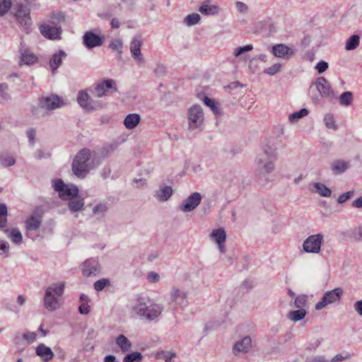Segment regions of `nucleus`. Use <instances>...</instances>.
Masks as SVG:
<instances>
[{
	"label": "nucleus",
	"mask_w": 362,
	"mask_h": 362,
	"mask_svg": "<svg viewBox=\"0 0 362 362\" xmlns=\"http://www.w3.org/2000/svg\"><path fill=\"white\" fill-rule=\"evenodd\" d=\"M7 207L5 204H0V228H4L7 223Z\"/></svg>",
	"instance_id": "obj_46"
},
{
	"label": "nucleus",
	"mask_w": 362,
	"mask_h": 362,
	"mask_svg": "<svg viewBox=\"0 0 362 362\" xmlns=\"http://www.w3.org/2000/svg\"><path fill=\"white\" fill-rule=\"evenodd\" d=\"M11 0H0V16H4L11 7Z\"/></svg>",
	"instance_id": "obj_52"
},
{
	"label": "nucleus",
	"mask_w": 362,
	"mask_h": 362,
	"mask_svg": "<svg viewBox=\"0 0 362 362\" xmlns=\"http://www.w3.org/2000/svg\"><path fill=\"white\" fill-rule=\"evenodd\" d=\"M351 167L349 161L343 159L334 160L330 163V170L333 175H338L345 173Z\"/></svg>",
	"instance_id": "obj_22"
},
{
	"label": "nucleus",
	"mask_w": 362,
	"mask_h": 362,
	"mask_svg": "<svg viewBox=\"0 0 362 362\" xmlns=\"http://www.w3.org/2000/svg\"><path fill=\"white\" fill-rule=\"evenodd\" d=\"M115 344L124 354L128 353L132 350V344L124 334H119L115 338Z\"/></svg>",
	"instance_id": "obj_28"
},
{
	"label": "nucleus",
	"mask_w": 362,
	"mask_h": 362,
	"mask_svg": "<svg viewBox=\"0 0 362 362\" xmlns=\"http://www.w3.org/2000/svg\"><path fill=\"white\" fill-rule=\"evenodd\" d=\"M199 11L204 15H216L219 13L220 8L216 5L209 6L202 4L200 6Z\"/></svg>",
	"instance_id": "obj_35"
},
{
	"label": "nucleus",
	"mask_w": 362,
	"mask_h": 362,
	"mask_svg": "<svg viewBox=\"0 0 362 362\" xmlns=\"http://www.w3.org/2000/svg\"><path fill=\"white\" fill-rule=\"evenodd\" d=\"M354 190L346 192L342 194H341L337 199L339 204H343L346 202L348 199H350L351 196L354 194Z\"/></svg>",
	"instance_id": "obj_58"
},
{
	"label": "nucleus",
	"mask_w": 362,
	"mask_h": 362,
	"mask_svg": "<svg viewBox=\"0 0 362 362\" xmlns=\"http://www.w3.org/2000/svg\"><path fill=\"white\" fill-rule=\"evenodd\" d=\"M204 103L206 106H208L211 108L212 112L216 115L220 116L222 115L223 112H222L221 108L220 107V106L216 104V103L214 100H212L208 97H204Z\"/></svg>",
	"instance_id": "obj_39"
},
{
	"label": "nucleus",
	"mask_w": 362,
	"mask_h": 362,
	"mask_svg": "<svg viewBox=\"0 0 362 362\" xmlns=\"http://www.w3.org/2000/svg\"><path fill=\"white\" fill-rule=\"evenodd\" d=\"M66 54L63 50H59L54 53L49 59V67L52 74H55L57 69L61 66L62 60L65 59Z\"/></svg>",
	"instance_id": "obj_25"
},
{
	"label": "nucleus",
	"mask_w": 362,
	"mask_h": 362,
	"mask_svg": "<svg viewBox=\"0 0 362 362\" xmlns=\"http://www.w3.org/2000/svg\"><path fill=\"white\" fill-rule=\"evenodd\" d=\"M252 348V339L246 336L234 344L232 352L236 356H243L249 353Z\"/></svg>",
	"instance_id": "obj_14"
},
{
	"label": "nucleus",
	"mask_w": 362,
	"mask_h": 362,
	"mask_svg": "<svg viewBox=\"0 0 362 362\" xmlns=\"http://www.w3.org/2000/svg\"><path fill=\"white\" fill-rule=\"evenodd\" d=\"M83 42L88 49L101 46L103 39L91 31L86 32L83 37Z\"/></svg>",
	"instance_id": "obj_20"
},
{
	"label": "nucleus",
	"mask_w": 362,
	"mask_h": 362,
	"mask_svg": "<svg viewBox=\"0 0 362 362\" xmlns=\"http://www.w3.org/2000/svg\"><path fill=\"white\" fill-rule=\"evenodd\" d=\"M144 356L139 351L132 352L127 354L123 358L122 362H141Z\"/></svg>",
	"instance_id": "obj_41"
},
{
	"label": "nucleus",
	"mask_w": 362,
	"mask_h": 362,
	"mask_svg": "<svg viewBox=\"0 0 362 362\" xmlns=\"http://www.w3.org/2000/svg\"><path fill=\"white\" fill-rule=\"evenodd\" d=\"M78 311L81 315H87L90 313V306L88 303H81L78 308Z\"/></svg>",
	"instance_id": "obj_62"
},
{
	"label": "nucleus",
	"mask_w": 362,
	"mask_h": 362,
	"mask_svg": "<svg viewBox=\"0 0 362 362\" xmlns=\"http://www.w3.org/2000/svg\"><path fill=\"white\" fill-rule=\"evenodd\" d=\"M360 43V36L358 35H353L350 36L346 42L345 49L347 51L356 49Z\"/></svg>",
	"instance_id": "obj_33"
},
{
	"label": "nucleus",
	"mask_w": 362,
	"mask_h": 362,
	"mask_svg": "<svg viewBox=\"0 0 362 362\" xmlns=\"http://www.w3.org/2000/svg\"><path fill=\"white\" fill-rule=\"evenodd\" d=\"M187 293L177 287H173L170 291L169 304H175L185 308L187 304Z\"/></svg>",
	"instance_id": "obj_13"
},
{
	"label": "nucleus",
	"mask_w": 362,
	"mask_h": 362,
	"mask_svg": "<svg viewBox=\"0 0 362 362\" xmlns=\"http://www.w3.org/2000/svg\"><path fill=\"white\" fill-rule=\"evenodd\" d=\"M200 19H201V17H200L199 14H198L197 13H193L192 14L187 15L185 18L184 23L187 26H192V25L197 24L199 23V21H200Z\"/></svg>",
	"instance_id": "obj_44"
},
{
	"label": "nucleus",
	"mask_w": 362,
	"mask_h": 362,
	"mask_svg": "<svg viewBox=\"0 0 362 362\" xmlns=\"http://www.w3.org/2000/svg\"><path fill=\"white\" fill-rule=\"evenodd\" d=\"M308 114V110L305 108L301 109L298 112L291 114L288 117V119L291 123L297 122L300 118L306 116Z\"/></svg>",
	"instance_id": "obj_43"
},
{
	"label": "nucleus",
	"mask_w": 362,
	"mask_h": 362,
	"mask_svg": "<svg viewBox=\"0 0 362 362\" xmlns=\"http://www.w3.org/2000/svg\"><path fill=\"white\" fill-rule=\"evenodd\" d=\"M323 238L322 234L310 235L303 242L304 251L309 253H318L320 251Z\"/></svg>",
	"instance_id": "obj_11"
},
{
	"label": "nucleus",
	"mask_w": 362,
	"mask_h": 362,
	"mask_svg": "<svg viewBox=\"0 0 362 362\" xmlns=\"http://www.w3.org/2000/svg\"><path fill=\"white\" fill-rule=\"evenodd\" d=\"M11 100V96L8 93V86L6 83L0 84V103H8Z\"/></svg>",
	"instance_id": "obj_38"
},
{
	"label": "nucleus",
	"mask_w": 362,
	"mask_h": 362,
	"mask_svg": "<svg viewBox=\"0 0 362 362\" xmlns=\"http://www.w3.org/2000/svg\"><path fill=\"white\" fill-rule=\"evenodd\" d=\"M45 108L42 107L40 104V101L38 102V105L37 106H32L31 107V113L33 115L40 117L45 115Z\"/></svg>",
	"instance_id": "obj_55"
},
{
	"label": "nucleus",
	"mask_w": 362,
	"mask_h": 362,
	"mask_svg": "<svg viewBox=\"0 0 362 362\" xmlns=\"http://www.w3.org/2000/svg\"><path fill=\"white\" fill-rule=\"evenodd\" d=\"M176 356L175 353H171L168 351H161L157 353L156 358L159 359H163L165 362H170L173 358Z\"/></svg>",
	"instance_id": "obj_50"
},
{
	"label": "nucleus",
	"mask_w": 362,
	"mask_h": 362,
	"mask_svg": "<svg viewBox=\"0 0 362 362\" xmlns=\"http://www.w3.org/2000/svg\"><path fill=\"white\" fill-rule=\"evenodd\" d=\"M52 186L62 199L69 200L78 194V189L76 186L65 185L61 179L53 180Z\"/></svg>",
	"instance_id": "obj_8"
},
{
	"label": "nucleus",
	"mask_w": 362,
	"mask_h": 362,
	"mask_svg": "<svg viewBox=\"0 0 362 362\" xmlns=\"http://www.w3.org/2000/svg\"><path fill=\"white\" fill-rule=\"evenodd\" d=\"M324 122L327 128L331 129H337V125L335 124L334 116L331 113H327L324 117Z\"/></svg>",
	"instance_id": "obj_47"
},
{
	"label": "nucleus",
	"mask_w": 362,
	"mask_h": 362,
	"mask_svg": "<svg viewBox=\"0 0 362 362\" xmlns=\"http://www.w3.org/2000/svg\"><path fill=\"white\" fill-rule=\"evenodd\" d=\"M0 162L3 166L10 167L15 164L16 160L13 157L7 154H4L0 156Z\"/></svg>",
	"instance_id": "obj_49"
},
{
	"label": "nucleus",
	"mask_w": 362,
	"mask_h": 362,
	"mask_svg": "<svg viewBox=\"0 0 362 362\" xmlns=\"http://www.w3.org/2000/svg\"><path fill=\"white\" fill-rule=\"evenodd\" d=\"M109 47L112 50L117 52L119 54V57H121L122 53V48H123V42H122V40L115 39V40H112L110 43Z\"/></svg>",
	"instance_id": "obj_45"
},
{
	"label": "nucleus",
	"mask_w": 362,
	"mask_h": 362,
	"mask_svg": "<svg viewBox=\"0 0 362 362\" xmlns=\"http://www.w3.org/2000/svg\"><path fill=\"white\" fill-rule=\"evenodd\" d=\"M8 238L16 245H20L23 242V236L18 228H13L10 230Z\"/></svg>",
	"instance_id": "obj_37"
},
{
	"label": "nucleus",
	"mask_w": 362,
	"mask_h": 362,
	"mask_svg": "<svg viewBox=\"0 0 362 362\" xmlns=\"http://www.w3.org/2000/svg\"><path fill=\"white\" fill-rule=\"evenodd\" d=\"M343 294V291L341 288H337L332 291H327L324 293L321 300L315 305V309L320 310L327 305L334 303L340 300Z\"/></svg>",
	"instance_id": "obj_10"
},
{
	"label": "nucleus",
	"mask_w": 362,
	"mask_h": 362,
	"mask_svg": "<svg viewBox=\"0 0 362 362\" xmlns=\"http://www.w3.org/2000/svg\"><path fill=\"white\" fill-rule=\"evenodd\" d=\"M354 308L356 312L361 316H362V300H357L354 305Z\"/></svg>",
	"instance_id": "obj_64"
},
{
	"label": "nucleus",
	"mask_w": 362,
	"mask_h": 362,
	"mask_svg": "<svg viewBox=\"0 0 362 362\" xmlns=\"http://www.w3.org/2000/svg\"><path fill=\"white\" fill-rule=\"evenodd\" d=\"M311 98L315 103H319L320 98L332 100L335 96L331 84L325 77H319L310 86Z\"/></svg>",
	"instance_id": "obj_3"
},
{
	"label": "nucleus",
	"mask_w": 362,
	"mask_h": 362,
	"mask_svg": "<svg viewBox=\"0 0 362 362\" xmlns=\"http://www.w3.org/2000/svg\"><path fill=\"white\" fill-rule=\"evenodd\" d=\"M19 51L21 52V57L19 62V64L21 66L23 64L30 66L37 62V57L33 53L30 52L26 49L24 42H21Z\"/></svg>",
	"instance_id": "obj_19"
},
{
	"label": "nucleus",
	"mask_w": 362,
	"mask_h": 362,
	"mask_svg": "<svg viewBox=\"0 0 362 362\" xmlns=\"http://www.w3.org/2000/svg\"><path fill=\"white\" fill-rule=\"evenodd\" d=\"M328 69V63L325 61H320L315 66V69L319 74H322Z\"/></svg>",
	"instance_id": "obj_59"
},
{
	"label": "nucleus",
	"mask_w": 362,
	"mask_h": 362,
	"mask_svg": "<svg viewBox=\"0 0 362 362\" xmlns=\"http://www.w3.org/2000/svg\"><path fill=\"white\" fill-rule=\"evenodd\" d=\"M147 279L149 282L157 283L160 281V275L155 272H150L147 274Z\"/></svg>",
	"instance_id": "obj_61"
},
{
	"label": "nucleus",
	"mask_w": 362,
	"mask_h": 362,
	"mask_svg": "<svg viewBox=\"0 0 362 362\" xmlns=\"http://www.w3.org/2000/svg\"><path fill=\"white\" fill-rule=\"evenodd\" d=\"M252 49H253L252 45H247L245 46L238 47L234 49L233 54L235 57H238L246 52L252 51Z\"/></svg>",
	"instance_id": "obj_51"
},
{
	"label": "nucleus",
	"mask_w": 362,
	"mask_h": 362,
	"mask_svg": "<svg viewBox=\"0 0 362 362\" xmlns=\"http://www.w3.org/2000/svg\"><path fill=\"white\" fill-rule=\"evenodd\" d=\"M308 296L306 295L298 296L294 300V307L298 309H304L306 306Z\"/></svg>",
	"instance_id": "obj_48"
},
{
	"label": "nucleus",
	"mask_w": 362,
	"mask_h": 362,
	"mask_svg": "<svg viewBox=\"0 0 362 362\" xmlns=\"http://www.w3.org/2000/svg\"><path fill=\"white\" fill-rule=\"evenodd\" d=\"M35 354L41 358L43 362L50 361L54 356L52 349L42 343L36 347Z\"/></svg>",
	"instance_id": "obj_24"
},
{
	"label": "nucleus",
	"mask_w": 362,
	"mask_h": 362,
	"mask_svg": "<svg viewBox=\"0 0 362 362\" xmlns=\"http://www.w3.org/2000/svg\"><path fill=\"white\" fill-rule=\"evenodd\" d=\"M313 187L315 192L320 196L324 197H329L332 194V191L329 188L327 187L324 184L320 182L313 183Z\"/></svg>",
	"instance_id": "obj_36"
},
{
	"label": "nucleus",
	"mask_w": 362,
	"mask_h": 362,
	"mask_svg": "<svg viewBox=\"0 0 362 362\" xmlns=\"http://www.w3.org/2000/svg\"><path fill=\"white\" fill-rule=\"evenodd\" d=\"M40 105L47 110H54L62 107L64 103L62 98L57 95H51L48 97L39 99Z\"/></svg>",
	"instance_id": "obj_16"
},
{
	"label": "nucleus",
	"mask_w": 362,
	"mask_h": 362,
	"mask_svg": "<svg viewBox=\"0 0 362 362\" xmlns=\"http://www.w3.org/2000/svg\"><path fill=\"white\" fill-rule=\"evenodd\" d=\"M9 249L8 243L6 241H1L0 242V255L6 254V256L8 255Z\"/></svg>",
	"instance_id": "obj_63"
},
{
	"label": "nucleus",
	"mask_w": 362,
	"mask_h": 362,
	"mask_svg": "<svg viewBox=\"0 0 362 362\" xmlns=\"http://www.w3.org/2000/svg\"><path fill=\"white\" fill-rule=\"evenodd\" d=\"M110 283L109 280L107 279H101L96 281L94 283V288L97 291H102L107 285Z\"/></svg>",
	"instance_id": "obj_56"
},
{
	"label": "nucleus",
	"mask_w": 362,
	"mask_h": 362,
	"mask_svg": "<svg viewBox=\"0 0 362 362\" xmlns=\"http://www.w3.org/2000/svg\"><path fill=\"white\" fill-rule=\"evenodd\" d=\"M307 314V312L305 309H298L296 310L290 311L287 314V317L293 321L298 322L303 320Z\"/></svg>",
	"instance_id": "obj_32"
},
{
	"label": "nucleus",
	"mask_w": 362,
	"mask_h": 362,
	"mask_svg": "<svg viewBox=\"0 0 362 362\" xmlns=\"http://www.w3.org/2000/svg\"><path fill=\"white\" fill-rule=\"evenodd\" d=\"M204 112L199 105H194L187 111L188 130L193 135L201 132L204 127Z\"/></svg>",
	"instance_id": "obj_6"
},
{
	"label": "nucleus",
	"mask_w": 362,
	"mask_h": 362,
	"mask_svg": "<svg viewBox=\"0 0 362 362\" xmlns=\"http://www.w3.org/2000/svg\"><path fill=\"white\" fill-rule=\"evenodd\" d=\"M354 100V94L351 91H346L341 94L339 98L340 105L344 107L350 106Z\"/></svg>",
	"instance_id": "obj_34"
},
{
	"label": "nucleus",
	"mask_w": 362,
	"mask_h": 362,
	"mask_svg": "<svg viewBox=\"0 0 362 362\" xmlns=\"http://www.w3.org/2000/svg\"><path fill=\"white\" fill-rule=\"evenodd\" d=\"M68 206L71 211H79L84 206V200L82 197L77 195L76 197L69 199Z\"/></svg>",
	"instance_id": "obj_30"
},
{
	"label": "nucleus",
	"mask_w": 362,
	"mask_h": 362,
	"mask_svg": "<svg viewBox=\"0 0 362 362\" xmlns=\"http://www.w3.org/2000/svg\"><path fill=\"white\" fill-rule=\"evenodd\" d=\"M103 162L102 157L88 148H83L77 153L72 162L73 173L78 178H84L90 172Z\"/></svg>",
	"instance_id": "obj_1"
},
{
	"label": "nucleus",
	"mask_w": 362,
	"mask_h": 362,
	"mask_svg": "<svg viewBox=\"0 0 362 362\" xmlns=\"http://www.w3.org/2000/svg\"><path fill=\"white\" fill-rule=\"evenodd\" d=\"M52 20L47 23L40 25V31L42 36L50 40L60 39L62 28L59 25L64 19L62 13L53 14Z\"/></svg>",
	"instance_id": "obj_5"
},
{
	"label": "nucleus",
	"mask_w": 362,
	"mask_h": 362,
	"mask_svg": "<svg viewBox=\"0 0 362 362\" xmlns=\"http://www.w3.org/2000/svg\"><path fill=\"white\" fill-rule=\"evenodd\" d=\"M141 117L139 114L131 113L126 116L124 119V125L128 129H133L140 122Z\"/></svg>",
	"instance_id": "obj_29"
},
{
	"label": "nucleus",
	"mask_w": 362,
	"mask_h": 362,
	"mask_svg": "<svg viewBox=\"0 0 362 362\" xmlns=\"http://www.w3.org/2000/svg\"><path fill=\"white\" fill-rule=\"evenodd\" d=\"M117 91V82L112 78L103 79L94 87V93L98 98H103Z\"/></svg>",
	"instance_id": "obj_9"
},
{
	"label": "nucleus",
	"mask_w": 362,
	"mask_h": 362,
	"mask_svg": "<svg viewBox=\"0 0 362 362\" xmlns=\"http://www.w3.org/2000/svg\"><path fill=\"white\" fill-rule=\"evenodd\" d=\"M272 54L276 57L287 59L293 55V52L284 44H277L272 47Z\"/></svg>",
	"instance_id": "obj_23"
},
{
	"label": "nucleus",
	"mask_w": 362,
	"mask_h": 362,
	"mask_svg": "<svg viewBox=\"0 0 362 362\" xmlns=\"http://www.w3.org/2000/svg\"><path fill=\"white\" fill-rule=\"evenodd\" d=\"M100 272V264L95 258L88 259L83 263L82 274L84 276H96Z\"/></svg>",
	"instance_id": "obj_17"
},
{
	"label": "nucleus",
	"mask_w": 362,
	"mask_h": 362,
	"mask_svg": "<svg viewBox=\"0 0 362 362\" xmlns=\"http://www.w3.org/2000/svg\"><path fill=\"white\" fill-rule=\"evenodd\" d=\"M23 338L25 339L28 344H31L37 339V333L27 332L23 334Z\"/></svg>",
	"instance_id": "obj_57"
},
{
	"label": "nucleus",
	"mask_w": 362,
	"mask_h": 362,
	"mask_svg": "<svg viewBox=\"0 0 362 362\" xmlns=\"http://www.w3.org/2000/svg\"><path fill=\"white\" fill-rule=\"evenodd\" d=\"M281 69V64L279 63H276L272 66L265 69L264 70V73L267 74L269 76H274L276 74L279 73Z\"/></svg>",
	"instance_id": "obj_53"
},
{
	"label": "nucleus",
	"mask_w": 362,
	"mask_h": 362,
	"mask_svg": "<svg viewBox=\"0 0 362 362\" xmlns=\"http://www.w3.org/2000/svg\"><path fill=\"white\" fill-rule=\"evenodd\" d=\"M142 44L143 41L141 37L136 36L132 39L130 43V52L132 56L139 66H144L146 64V60L141 52Z\"/></svg>",
	"instance_id": "obj_15"
},
{
	"label": "nucleus",
	"mask_w": 362,
	"mask_h": 362,
	"mask_svg": "<svg viewBox=\"0 0 362 362\" xmlns=\"http://www.w3.org/2000/svg\"><path fill=\"white\" fill-rule=\"evenodd\" d=\"M173 190L171 187L164 185L155 192L154 197L159 202L168 201L172 196Z\"/></svg>",
	"instance_id": "obj_27"
},
{
	"label": "nucleus",
	"mask_w": 362,
	"mask_h": 362,
	"mask_svg": "<svg viewBox=\"0 0 362 362\" xmlns=\"http://www.w3.org/2000/svg\"><path fill=\"white\" fill-rule=\"evenodd\" d=\"M202 199V197L199 192H193L182 201L179 209L184 213L191 212L199 205Z\"/></svg>",
	"instance_id": "obj_12"
},
{
	"label": "nucleus",
	"mask_w": 362,
	"mask_h": 362,
	"mask_svg": "<svg viewBox=\"0 0 362 362\" xmlns=\"http://www.w3.org/2000/svg\"><path fill=\"white\" fill-rule=\"evenodd\" d=\"M164 306L160 303H151L147 305L144 298L138 299L132 307V311L139 317L148 321L157 320L162 314Z\"/></svg>",
	"instance_id": "obj_2"
},
{
	"label": "nucleus",
	"mask_w": 362,
	"mask_h": 362,
	"mask_svg": "<svg viewBox=\"0 0 362 362\" xmlns=\"http://www.w3.org/2000/svg\"><path fill=\"white\" fill-rule=\"evenodd\" d=\"M19 24L25 30L29 29L32 25V21L30 14L24 16L19 19H17Z\"/></svg>",
	"instance_id": "obj_54"
},
{
	"label": "nucleus",
	"mask_w": 362,
	"mask_h": 362,
	"mask_svg": "<svg viewBox=\"0 0 362 362\" xmlns=\"http://www.w3.org/2000/svg\"><path fill=\"white\" fill-rule=\"evenodd\" d=\"M77 102L78 105L86 110H93L96 109V104L90 98L86 90H80L77 95Z\"/></svg>",
	"instance_id": "obj_18"
},
{
	"label": "nucleus",
	"mask_w": 362,
	"mask_h": 362,
	"mask_svg": "<svg viewBox=\"0 0 362 362\" xmlns=\"http://www.w3.org/2000/svg\"><path fill=\"white\" fill-rule=\"evenodd\" d=\"M13 9L16 10L14 16L16 19H19L24 16L30 14V9L22 4H17L16 7L13 8Z\"/></svg>",
	"instance_id": "obj_42"
},
{
	"label": "nucleus",
	"mask_w": 362,
	"mask_h": 362,
	"mask_svg": "<svg viewBox=\"0 0 362 362\" xmlns=\"http://www.w3.org/2000/svg\"><path fill=\"white\" fill-rule=\"evenodd\" d=\"M264 153L265 154L268 160L275 161L277 159V148L274 146L267 144L264 147Z\"/></svg>",
	"instance_id": "obj_40"
},
{
	"label": "nucleus",
	"mask_w": 362,
	"mask_h": 362,
	"mask_svg": "<svg viewBox=\"0 0 362 362\" xmlns=\"http://www.w3.org/2000/svg\"><path fill=\"white\" fill-rule=\"evenodd\" d=\"M211 239L214 241L221 253L226 252L225 241L226 239V234L223 228H218L212 230L211 233Z\"/></svg>",
	"instance_id": "obj_21"
},
{
	"label": "nucleus",
	"mask_w": 362,
	"mask_h": 362,
	"mask_svg": "<svg viewBox=\"0 0 362 362\" xmlns=\"http://www.w3.org/2000/svg\"><path fill=\"white\" fill-rule=\"evenodd\" d=\"M235 8L241 13H247L248 11V6L246 4L242 1H237L235 3Z\"/></svg>",
	"instance_id": "obj_60"
},
{
	"label": "nucleus",
	"mask_w": 362,
	"mask_h": 362,
	"mask_svg": "<svg viewBox=\"0 0 362 362\" xmlns=\"http://www.w3.org/2000/svg\"><path fill=\"white\" fill-rule=\"evenodd\" d=\"M108 210L107 203L100 202L95 204L92 209V214L95 216L98 219L105 216V214Z\"/></svg>",
	"instance_id": "obj_31"
},
{
	"label": "nucleus",
	"mask_w": 362,
	"mask_h": 362,
	"mask_svg": "<svg viewBox=\"0 0 362 362\" xmlns=\"http://www.w3.org/2000/svg\"><path fill=\"white\" fill-rule=\"evenodd\" d=\"M42 223V217L36 214L28 216L25 221V228L28 232L37 230Z\"/></svg>",
	"instance_id": "obj_26"
},
{
	"label": "nucleus",
	"mask_w": 362,
	"mask_h": 362,
	"mask_svg": "<svg viewBox=\"0 0 362 362\" xmlns=\"http://www.w3.org/2000/svg\"><path fill=\"white\" fill-rule=\"evenodd\" d=\"M65 284L63 281L54 283L48 286L44 296V305L49 311L60 307V298L64 293Z\"/></svg>",
	"instance_id": "obj_4"
},
{
	"label": "nucleus",
	"mask_w": 362,
	"mask_h": 362,
	"mask_svg": "<svg viewBox=\"0 0 362 362\" xmlns=\"http://www.w3.org/2000/svg\"><path fill=\"white\" fill-rule=\"evenodd\" d=\"M274 169L275 164L274 160H265L262 158H259L257 160L256 170L259 184L265 185L270 182L269 175L272 173Z\"/></svg>",
	"instance_id": "obj_7"
}]
</instances>
